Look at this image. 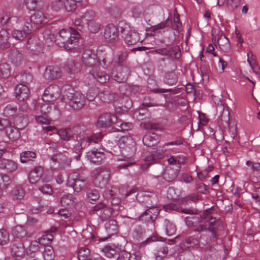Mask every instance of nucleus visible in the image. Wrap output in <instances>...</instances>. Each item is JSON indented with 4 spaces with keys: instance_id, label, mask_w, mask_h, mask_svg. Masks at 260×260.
<instances>
[{
    "instance_id": "1",
    "label": "nucleus",
    "mask_w": 260,
    "mask_h": 260,
    "mask_svg": "<svg viewBox=\"0 0 260 260\" xmlns=\"http://www.w3.org/2000/svg\"><path fill=\"white\" fill-rule=\"evenodd\" d=\"M55 41L57 45L64 47L67 50H70L82 44V41L80 38V35L75 30L62 29L56 35Z\"/></svg>"
},
{
    "instance_id": "2",
    "label": "nucleus",
    "mask_w": 260,
    "mask_h": 260,
    "mask_svg": "<svg viewBox=\"0 0 260 260\" xmlns=\"http://www.w3.org/2000/svg\"><path fill=\"white\" fill-rule=\"evenodd\" d=\"M67 184L72 187L75 191L79 192L85 187L86 183L78 173L74 172L68 176Z\"/></svg>"
},
{
    "instance_id": "3",
    "label": "nucleus",
    "mask_w": 260,
    "mask_h": 260,
    "mask_svg": "<svg viewBox=\"0 0 260 260\" xmlns=\"http://www.w3.org/2000/svg\"><path fill=\"white\" fill-rule=\"evenodd\" d=\"M70 106L74 110L82 108L85 104L84 95L80 92H69L66 94Z\"/></svg>"
},
{
    "instance_id": "4",
    "label": "nucleus",
    "mask_w": 260,
    "mask_h": 260,
    "mask_svg": "<svg viewBox=\"0 0 260 260\" xmlns=\"http://www.w3.org/2000/svg\"><path fill=\"white\" fill-rule=\"evenodd\" d=\"M102 48L98 50L97 55L92 52L90 50H85L82 55V61L87 66H93L98 64L101 60L100 57L97 56H105V54L102 52Z\"/></svg>"
},
{
    "instance_id": "5",
    "label": "nucleus",
    "mask_w": 260,
    "mask_h": 260,
    "mask_svg": "<svg viewBox=\"0 0 260 260\" xmlns=\"http://www.w3.org/2000/svg\"><path fill=\"white\" fill-rule=\"evenodd\" d=\"M60 93L61 90L59 86L55 84L50 85L45 89L41 101L53 102L60 96Z\"/></svg>"
},
{
    "instance_id": "6",
    "label": "nucleus",
    "mask_w": 260,
    "mask_h": 260,
    "mask_svg": "<svg viewBox=\"0 0 260 260\" xmlns=\"http://www.w3.org/2000/svg\"><path fill=\"white\" fill-rule=\"evenodd\" d=\"M92 176L94 177V185L98 187L103 188L107 184L109 177V172L106 170H95L92 172Z\"/></svg>"
},
{
    "instance_id": "7",
    "label": "nucleus",
    "mask_w": 260,
    "mask_h": 260,
    "mask_svg": "<svg viewBox=\"0 0 260 260\" xmlns=\"http://www.w3.org/2000/svg\"><path fill=\"white\" fill-rule=\"evenodd\" d=\"M128 140V138L126 137H122L120 138L118 142V146L120 149L121 153L123 156V158L119 159L118 161H123V163L118 165V167L120 168H124L127 167L129 165L128 154L126 153V150H129V147L126 146L125 147V143Z\"/></svg>"
},
{
    "instance_id": "8",
    "label": "nucleus",
    "mask_w": 260,
    "mask_h": 260,
    "mask_svg": "<svg viewBox=\"0 0 260 260\" xmlns=\"http://www.w3.org/2000/svg\"><path fill=\"white\" fill-rule=\"evenodd\" d=\"M213 208L206 209L201 215V218L206 220L205 222L208 223L210 228L213 229H217L216 225L219 228H222L223 226V222L222 220L218 219H216L211 215Z\"/></svg>"
},
{
    "instance_id": "9",
    "label": "nucleus",
    "mask_w": 260,
    "mask_h": 260,
    "mask_svg": "<svg viewBox=\"0 0 260 260\" xmlns=\"http://www.w3.org/2000/svg\"><path fill=\"white\" fill-rule=\"evenodd\" d=\"M159 213L158 207L148 208L139 217V220L144 222H153Z\"/></svg>"
},
{
    "instance_id": "10",
    "label": "nucleus",
    "mask_w": 260,
    "mask_h": 260,
    "mask_svg": "<svg viewBox=\"0 0 260 260\" xmlns=\"http://www.w3.org/2000/svg\"><path fill=\"white\" fill-rule=\"evenodd\" d=\"M26 250L23 244L20 242L14 243L11 248V254L16 260L22 259L25 255Z\"/></svg>"
},
{
    "instance_id": "11",
    "label": "nucleus",
    "mask_w": 260,
    "mask_h": 260,
    "mask_svg": "<svg viewBox=\"0 0 260 260\" xmlns=\"http://www.w3.org/2000/svg\"><path fill=\"white\" fill-rule=\"evenodd\" d=\"M105 40L109 42H113L118 37V31L114 25L112 24H108L105 29L104 34Z\"/></svg>"
},
{
    "instance_id": "12",
    "label": "nucleus",
    "mask_w": 260,
    "mask_h": 260,
    "mask_svg": "<svg viewBox=\"0 0 260 260\" xmlns=\"http://www.w3.org/2000/svg\"><path fill=\"white\" fill-rule=\"evenodd\" d=\"M117 120L116 116L109 113L102 114L99 118L96 124L99 126H106L114 123Z\"/></svg>"
},
{
    "instance_id": "13",
    "label": "nucleus",
    "mask_w": 260,
    "mask_h": 260,
    "mask_svg": "<svg viewBox=\"0 0 260 260\" xmlns=\"http://www.w3.org/2000/svg\"><path fill=\"white\" fill-rule=\"evenodd\" d=\"M43 169L41 167H37L32 169L28 174V180L31 184H36L40 180L44 181L43 178Z\"/></svg>"
},
{
    "instance_id": "14",
    "label": "nucleus",
    "mask_w": 260,
    "mask_h": 260,
    "mask_svg": "<svg viewBox=\"0 0 260 260\" xmlns=\"http://www.w3.org/2000/svg\"><path fill=\"white\" fill-rule=\"evenodd\" d=\"M136 198L139 203H141L142 205L148 208L156 207L154 206L156 202L155 196L150 197L149 196H144L142 193H137Z\"/></svg>"
},
{
    "instance_id": "15",
    "label": "nucleus",
    "mask_w": 260,
    "mask_h": 260,
    "mask_svg": "<svg viewBox=\"0 0 260 260\" xmlns=\"http://www.w3.org/2000/svg\"><path fill=\"white\" fill-rule=\"evenodd\" d=\"M15 93L16 98L19 101H24L27 99L30 94L29 89L28 87L22 84H20L16 86Z\"/></svg>"
},
{
    "instance_id": "16",
    "label": "nucleus",
    "mask_w": 260,
    "mask_h": 260,
    "mask_svg": "<svg viewBox=\"0 0 260 260\" xmlns=\"http://www.w3.org/2000/svg\"><path fill=\"white\" fill-rule=\"evenodd\" d=\"M44 76L46 79L54 80L61 76V72L57 67L49 66L46 68Z\"/></svg>"
},
{
    "instance_id": "17",
    "label": "nucleus",
    "mask_w": 260,
    "mask_h": 260,
    "mask_svg": "<svg viewBox=\"0 0 260 260\" xmlns=\"http://www.w3.org/2000/svg\"><path fill=\"white\" fill-rule=\"evenodd\" d=\"M143 157L146 163L141 166V168L142 170H146L151 164L157 162L158 160L154 151L146 152L144 154Z\"/></svg>"
},
{
    "instance_id": "18",
    "label": "nucleus",
    "mask_w": 260,
    "mask_h": 260,
    "mask_svg": "<svg viewBox=\"0 0 260 260\" xmlns=\"http://www.w3.org/2000/svg\"><path fill=\"white\" fill-rule=\"evenodd\" d=\"M159 141L158 136L154 133L146 134L143 138V142L147 147H151L156 145Z\"/></svg>"
},
{
    "instance_id": "19",
    "label": "nucleus",
    "mask_w": 260,
    "mask_h": 260,
    "mask_svg": "<svg viewBox=\"0 0 260 260\" xmlns=\"http://www.w3.org/2000/svg\"><path fill=\"white\" fill-rule=\"evenodd\" d=\"M86 157L91 162L98 164L105 158V155L102 152L91 150L87 153Z\"/></svg>"
},
{
    "instance_id": "20",
    "label": "nucleus",
    "mask_w": 260,
    "mask_h": 260,
    "mask_svg": "<svg viewBox=\"0 0 260 260\" xmlns=\"http://www.w3.org/2000/svg\"><path fill=\"white\" fill-rule=\"evenodd\" d=\"M94 211H100V216L102 219H106L109 217L112 213V210L111 208L105 207L103 203L97 204L94 207Z\"/></svg>"
},
{
    "instance_id": "21",
    "label": "nucleus",
    "mask_w": 260,
    "mask_h": 260,
    "mask_svg": "<svg viewBox=\"0 0 260 260\" xmlns=\"http://www.w3.org/2000/svg\"><path fill=\"white\" fill-rule=\"evenodd\" d=\"M52 102L42 101L40 100L36 109L38 110L39 109L42 114L47 115L51 112L53 108H55Z\"/></svg>"
},
{
    "instance_id": "22",
    "label": "nucleus",
    "mask_w": 260,
    "mask_h": 260,
    "mask_svg": "<svg viewBox=\"0 0 260 260\" xmlns=\"http://www.w3.org/2000/svg\"><path fill=\"white\" fill-rule=\"evenodd\" d=\"M78 141L79 142L74 148L77 151H80L83 148L87 147L92 143L90 137L84 135L78 136Z\"/></svg>"
},
{
    "instance_id": "23",
    "label": "nucleus",
    "mask_w": 260,
    "mask_h": 260,
    "mask_svg": "<svg viewBox=\"0 0 260 260\" xmlns=\"http://www.w3.org/2000/svg\"><path fill=\"white\" fill-rule=\"evenodd\" d=\"M0 168L10 173L16 171L18 169L17 164L10 159L3 160L0 164Z\"/></svg>"
},
{
    "instance_id": "24",
    "label": "nucleus",
    "mask_w": 260,
    "mask_h": 260,
    "mask_svg": "<svg viewBox=\"0 0 260 260\" xmlns=\"http://www.w3.org/2000/svg\"><path fill=\"white\" fill-rule=\"evenodd\" d=\"M164 207L166 209H171L172 210L177 211L179 212H181L185 214H196L197 213V210L194 208H184L182 209L175 204H169L166 205Z\"/></svg>"
},
{
    "instance_id": "25",
    "label": "nucleus",
    "mask_w": 260,
    "mask_h": 260,
    "mask_svg": "<svg viewBox=\"0 0 260 260\" xmlns=\"http://www.w3.org/2000/svg\"><path fill=\"white\" fill-rule=\"evenodd\" d=\"M51 160L53 162H57L59 166L62 167L64 165H69L71 162L70 159L64 154L59 153L56 154L51 158Z\"/></svg>"
},
{
    "instance_id": "26",
    "label": "nucleus",
    "mask_w": 260,
    "mask_h": 260,
    "mask_svg": "<svg viewBox=\"0 0 260 260\" xmlns=\"http://www.w3.org/2000/svg\"><path fill=\"white\" fill-rule=\"evenodd\" d=\"M90 74L98 82L101 83L106 82L109 80V77L103 72H99L96 70H92L90 71Z\"/></svg>"
},
{
    "instance_id": "27",
    "label": "nucleus",
    "mask_w": 260,
    "mask_h": 260,
    "mask_svg": "<svg viewBox=\"0 0 260 260\" xmlns=\"http://www.w3.org/2000/svg\"><path fill=\"white\" fill-rule=\"evenodd\" d=\"M6 132L8 137L11 141H16L20 138V134L18 129L11 125L9 127H7Z\"/></svg>"
},
{
    "instance_id": "28",
    "label": "nucleus",
    "mask_w": 260,
    "mask_h": 260,
    "mask_svg": "<svg viewBox=\"0 0 260 260\" xmlns=\"http://www.w3.org/2000/svg\"><path fill=\"white\" fill-rule=\"evenodd\" d=\"M9 35L6 29H2L0 31V48L6 49L9 47L10 44L8 42Z\"/></svg>"
},
{
    "instance_id": "29",
    "label": "nucleus",
    "mask_w": 260,
    "mask_h": 260,
    "mask_svg": "<svg viewBox=\"0 0 260 260\" xmlns=\"http://www.w3.org/2000/svg\"><path fill=\"white\" fill-rule=\"evenodd\" d=\"M46 17L44 13L41 11H36L33 15L30 17L31 21L37 24H40L45 22Z\"/></svg>"
},
{
    "instance_id": "30",
    "label": "nucleus",
    "mask_w": 260,
    "mask_h": 260,
    "mask_svg": "<svg viewBox=\"0 0 260 260\" xmlns=\"http://www.w3.org/2000/svg\"><path fill=\"white\" fill-rule=\"evenodd\" d=\"M13 234L18 238H23L27 236L28 233L24 226L17 225L13 230Z\"/></svg>"
},
{
    "instance_id": "31",
    "label": "nucleus",
    "mask_w": 260,
    "mask_h": 260,
    "mask_svg": "<svg viewBox=\"0 0 260 260\" xmlns=\"http://www.w3.org/2000/svg\"><path fill=\"white\" fill-rule=\"evenodd\" d=\"M181 51L178 46L167 48V56L175 59H178L180 57Z\"/></svg>"
},
{
    "instance_id": "32",
    "label": "nucleus",
    "mask_w": 260,
    "mask_h": 260,
    "mask_svg": "<svg viewBox=\"0 0 260 260\" xmlns=\"http://www.w3.org/2000/svg\"><path fill=\"white\" fill-rule=\"evenodd\" d=\"M36 157V154L34 151H25L21 153L20 156V162L26 163L32 160Z\"/></svg>"
},
{
    "instance_id": "33",
    "label": "nucleus",
    "mask_w": 260,
    "mask_h": 260,
    "mask_svg": "<svg viewBox=\"0 0 260 260\" xmlns=\"http://www.w3.org/2000/svg\"><path fill=\"white\" fill-rule=\"evenodd\" d=\"M164 82L169 85H173L177 83V77L174 72H168L165 75Z\"/></svg>"
},
{
    "instance_id": "34",
    "label": "nucleus",
    "mask_w": 260,
    "mask_h": 260,
    "mask_svg": "<svg viewBox=\"0 0 260 260\" xmlns=\"http://www.w3.org/2000/svg\"><path fill=\"white\" fill-rule=\"evenodd\" d=\"M217 43L221 50L227 51L230 49L229 40L225 36L220 37L217 41Z\"/></svg>"
},
{
    "instance_id": "35",
    "label": "nucleus",
    "mask_w": 260,
    "mask_h": 260,
    "mask_svg": "<svg viewBox=\"0 0 260 260\" xmlns=\"http://www.w3.org/2000/svg\"><path fill=\"white\" fill-rule=\"evenodd\" d=\"M43 256L44 260H53L55 255L52 247L50 245L45 246Z\"/></svg>"
},
{
    "instance_id": "36",
    "label": "nucleus",
    "mask_w": 260,
    "mask_h": 260,
    "mask_svg": "<svg viewBox=\"0 0 260 260\" xmlns=\"http://www.w3.org/2000/svg\"><path fill=\"white\" fill-rule=\"evenodd\" d=\"M60 203L64 207H71L74 204V198L71 194L64 195L61 197Z\"/></svg>"
},
{
    "instance_id": "37",
    "label": "nucleus",
    "mask_w": 260,
    "mask_h": 260,
    "mask_svg": "<svg viewBox=\"0 0 260 260\" xmlns=\"http://www.w3.org/2000/svg\"><path fill=\"white\" fill-rule=\"evenodd\" d=\"M72 135L73 133L70 129H64L58 131L56 134V137H59L64 140H69Z\"/></svg>"
},
{
    "instance_id": "38",
    "label": "nucleus",
    "mask_w": 260,
    "mask_h": 260,
    "mask_svg": "<svg viewBox=\"0 0 260 260\" xmlns=\"http://www.w3.org/2000/svg\"><path fill=\"white\" fill-rule=\"evenodd\" d=\"M87 25L88 30L93 34L98 32L101 27L100 22L95 20H89L87 23Z\"/></svg>"
},
{
    "instance_id": "39",
    "label": "nucleus",
    "mask_w": 260,
    "mask_h": 260,
    "mask_svg": "<svg viewBox=\"0 0 260 260\" xmlns=\"http://www.w3.org/2000/svg\"><path fill=\"white\" fill-rule=\"evenodd\" d=\"M165 226L166 227V232L168 236H171L175 234L176 229L175 224L166 219L165 220Z\"/></svg>"
},
{
    "instance_id": "40",
    "label": "nucleus",
    "mask_w": 260,
    "mask_h": 260,
    "mask_svg": "<svg viewBox=\"0 0 260 260\" xmlns=\"http://www.w3.org/2000/svg\"><path fill=\"white\" fill-rule=\"evenodd\" d=\"M81 66L74 61L69 62L67 64V71L70 73L75 74L80 71Z\"/></svg>"
},
{
    "instance_id": "41",
    "label": "nucleus",
    "mask_w": 260,
    "mask_h": 260,
    "mask_svg": "<svg viewBox=\"0 0 260 260\" xmlns=\"http://www.w3.org/2000/svg\"><path fill=\"white\" fill-rule=\"evenodd\" d=\"M17 111L16 107L12 105L7 106L4 110V115L5 116L11 118L14 117Z\"/></svg>"
},
{
    "instance_id": "42",
    "label": "nucleus",
    "mask_w": 260,
    "mask_h": 260,
    "mask_svg": "<svg viewBox=\"0 0 260 260\" xmlns=\"http://www.w3.org/2000/svg\"><path fill=\"white\" fill-rule=\"evenodd\" d=\"M107 231L110 234H114L117 231L116 221L114 220H111L105 224Z\"/></svg>"
},
{
    "instance_id": "43",
    "label": "nucleus",
    "mask_w": 260,
    "mask_h": 260,
    "mask_svg": "<svg viewBox=\"0 0 260 260\" xmlns=\"http://www.w3.org/2000/svg\"><path fill=\"white\" fill-rule=\"evenodd\" d=\"M103 251L104 252L105 256L107 257H113L116 259L118 258L117 251L111 246L106 247L103 249Z\"/></svg>"
},
{
    "instance_id": "44",
    "label": "nucleus",
    "mask_w": 260,
    "mask_h": 260,
    "mask_svg": "<svg viewBox=\"0 0 260 260\" xmlns=\"http://www.w3.org/2000/svg\"><path fill=\"white\" fill-rule=\"evenodd\" d=\"M10 241V236L8 232L4 230H0V245L3 246L7 244Z\"/></svg>"
},
{
    "instance_id": "45",
    "label": "nucleus",
    "mask_w": 260,
    "mask_h": 260,
    "mask_svg": "<svg viewBox=\"0 0 260 260\" xmlns=\"http://www.w3.org/2000/svg\"><path fill=\"white\" fill-rule=\"evenodd\" d=\"M25 194V191L23 188L17 187L12 191L11 195L14 199L19 200L22 199Z\"/></svg>"
},
{
    "instance_id": "46",
    "label": "nucleus",
    "mask_w": 260,
    "mask_h": 260,
    "mask_svg": "<svg viewBox=\"0 0 260 260\" xmlns=\"http://www.w3.org/2000/svg\"><path fill=\"white\" fill-rule=\"evenodd\" d=\"M76 8V5L73 0H63V9L68 12H73Z\"/></svg>"
},
{
    "instance_id": "47",
    "label": "nucleus",
    "mask_w": 260,
    "mask_h": 260,
    "mask_svg": "<svg viewBox=\"0 0 260 260\" xmlns=\"http://www.w3.org/2000/svg\"><path fill=\"white\" fill-rule=\"evenodd\" d=\"M52 240V236L51 234H47L42 236L39 239L38 242L40 245H42L45 246L48 245Z\"/></svg>"
},
{
    "instance_id": "48",
    "label": "nucleus",
    "mask_w": 260,
    "mask_h": 260,
    "mask_svg": "<svg viewBox=\"0 0 260 260\" xmlns=\"http://www.w3.org/2000/svg\"><path fill=\"white\" fill-rule=\"evenodd\" d=\"M90 250L87 248H83L79 250L78 257L79 260H86L89 257Z\"/></svg>"
},
{
    "instance_id": "49",
    "label": "nucleus",
    "mask_w": 260,
    "mask_h": 260,
    "mask_svg": "<svg viewBox=\"0 0 260 260\" xmlns=\"http://www.w3.org/2000/svg\"><path fill=\"white\" fill-rule=\"evenodd\" d=\"M53 11L58 12L63 9V0H54L51 3Z\"/></svg>"
},
{
    "instance_id": "50",
    "label": "nucleus",
    "mask_w": 260,
    "mask_h": 260,
    "mask_svg": "<svg viewBox=\"0 0 260 260\" xmlns=\"http://www.w3.org/2000/svg\"><path fill=\"white\" fill-rule=\"evenodd\" d=\"M87 198L89 202L95 201L99 198V194L96 190L89 189L87 192Z\"/></svg>"
},
{
    "instance_id": "51",
    "label": "nucleus",
    "mask_w": 260,
    "mask_h": 260,
    "mask_svg": "<svg viewBox=\"0 0 260 260\" xmlns=\"http://www.w3.org/2000/svg\"><path fill=\"white\" fill-rule=\"evenodd\" d=\"M177 175V173L176 171L169 170L165 172L164 178L167 181L170 182L176 178Z\"/></svg>"
},
{
    "instance_id": "52",
    "label": "nucleus",
    "mask_w": 260,
    "mask_h": 260,
    "mask_svg": "<svg viewBox=\"0 0 260 260\" xmlns=\"http://www.w3.org/2000/svg\"><path fill=\"white\" fill-rule=\"evenodd\" d=\"M10 75L9 66L8 64H2L0 66V76L7 78Z\"/></svg>"
},
{
    "instance_id": "53",
    "label": "nucleus",
    "mask_w": 260,
    "mask_h": 260,
    "mask_svg": "<svg viewBox=\"0 0 260 260\" xmlns=\"http://www.w3.org/2000/svg\"><path fill=\"white\" fill-rule=\"evenodd\" d=\"M121 32L123 35L122 37L124 38L125 42L127 44L129 45L130 42V36L128 35V28L129 26L128 24H125L124 26H121Z\"/></svg>"
},
{
    "instance_id": "54",
    "label": "nucleus",
    "mask_w": 260,
    "mask_h": 260,
    "mask_svg": "<svg viewBox=\"0 0 260 260\" xmlns=\"http://www.w3.org/2000/svg\"><path fill=\"white\" fill-rule=\"evenodd\" d=\"M168 253V248L167 246H163L159 248L156 254V258L157 260H161L165 257Z\"/></svg>"
},
{
    "instance_id": "55",
    "label": "nucleus",
    "mask_w": 260,
    "mask_h": 260,
    "mask_svg": "<svg viewBox=\"0 0 260 260\" xmlns=\"http://www.w3.org/2000/svg\"><path fill=\"white\" fill-rule=\"evenodd\" d=\"M114 195V192L113 190L111 189H108L105 191L104 193V196L108 199H110L112 198V200L111 201V203L112 204H117L119 200L118 199H115L114 198H113Z\"/></svg>"
},
{
    "instance_id": "56",
    "label": "nucleus",
    "mask_w": 260,
    "mask_h": 260,
    "mask_svg": "<svg viewBox=\"0 0 260 260\" xmlns=\"http://www.w3.org/2000/svg\"><path fill=\"white\" fill-rule=\"evenodd\" d=\"M39 245L40 244L37 241L32 242L30 244L28 249L26 250V253L31 254L32 253L37 252L40 248Z\"/></svg>"
},
{
    "instance_id": "57",
    "label": "nucleus",
    "mask_w": 260,
    "mask_h": 260,
    "mask_svg": "<svg viewBox=\"0 0 260 260\" xmlns=\"http://www.w3.org/2000/svg\"><path fill=\"white\" fill-rule=\"evenodd\" d=\"M11 19L13 21H15L16 20V18L15 17H11L9 13H4L1 15L0 20L2 24H4L7 23Z\"/></svg>"
},
{
    "instance_id": "58",
    "label": "nucleus",
    "mask_w": 260,
    "mask_h": 260,
    "mask_svg": "<svg viewBox=\"0 0 260 260\" xmlns=\"http://www.w3.org/2000/svg\"><path fill=\"white\" fill-rule=\"evenodd\" d=\"M10 179L6 175L0 174V187L4 189L10 184Z\"/></svg>"
},
{
    "instance_id": "59",
    "label": "nucleus",
    "mask_w": 260,
    "mask_h": 260,
    "mask_svg": "<svg viewBox=\"0 0 260 260\" xmlns=\"http://www.w3.org/2000/svg\"><path fill=\"white\" fill-rule=\"evenodd\" d=\"M166 146L165 144L162 146H158L156 150L154 151L158 160L164 157V154L167 150Z\"/></svg>"
},
{
    "instance_id": "60",
    "label": "nucleus",
    "mask_w": 260,
    "mask_h": 260,
    "mask_svg": "<svg viewBox=\"0 0 260 260\" xmlns=\"http://www.w3.org/2000/svg\"><path fill=\"white\" fill-rule=\"evenodd\" d=\"M198 200V196L196 194H193L184 198L182 200V203L187 205L191 202H196Z\"/></svg>"
},
{
    "instance_id": "61",
    "label": "nucleus",
    "mask_w": 260,
    "mask_h": 260,
    "mask_svg": "<svg viewBox=\"0 0 260 260\" xmlns=\"http://www.w3.org/2000/svg\"><path fill=\"white\" fill-rule=\"evenodd\" d=\"M26 8L29 11H34L37 7L38 0H24Z\"/></svg>"
},
{
    "instance_id": "62",
    "label": "nucleus",
    "mask_w": 260,
    "mask_h": 260,
    "mask_svg": "<svg viewBox=\"0 0 260 260\" xmlns=\"http://www.w3.org/2000/svg\"><path fill=\"white\" fill-rule=\"evenodd\" d=\"M44 132L46 134L52 135H55L56 137V134L57 133L58 131L56 129V127L52 125H48L46 126L43 127Z\"/></svg>"
},
{
    "instance_id": "63",
    "label": "nucleus",
    "mask_w": 260,
    "mask_h": 260,
    "mask_svg": "<svg viewBox=\"0 0 260 260\" xmlns=\"http://www.w3.org/2000/svg\"><path fill=\"white\" fill-rule=\"evenodd\" d=\"M241 0H226L228 7L232 10L237 9L240 4Z\"/></svg>"
},
{
    "instance_id": "64",
    "label": "nucleus",
    "mask_w": 260,
    "mask_h": 260,
    "mask_svg": "<svg viewBox=\"0 0 260 260\" xmlns=\"http://www.w3.org/2000/svg\"><path fill=\"white\" fill-rule=\"evenodd\" d=\"M85 17L84 16L78 17L75 20V25L78 29H81L85 23Z\"/></svg>"
}]
</instances>
